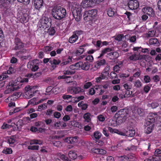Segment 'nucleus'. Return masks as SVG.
Wrapping results in <instances>:
<instances>
[{"instance_id": "obj_7", "label": "nucleus", "mask_w": 161, "mask_h": 161, "mask_svg": "<svg viewBox=\"0 0 161 161\" xmlns=\"http://www.w3.org/2000/svg\"><path fill=\"white\" fill-rule=\"evenodd\" d=\"M14 43L15 45L14 49L16 50H19L24 48L25 44L22 42L20 39L18 38L17 36H15L14 39Z\"/></svg>"}, {"instance_id": "obj_64", "label": "nucleus", "mask_w": 161, "mask_h": 161, "mask_svg": "<svg viewBox=\"0 0 161 161\" xmlns=\"http://www.w3.org/2000/svg\"><path fill=\"white\" fill-rule=\"evenodd\" d=\"M154 154L157 155H161V149H158L155 150Z\"/></svg>"}, {"instance_id": "obj_50", "label": "nucleus", "mask_w": 161, "mask_h": 161, "mask_svg": "<svg viewBox=\"0 0 161 161\" xmlns=\"http://www.w3.org/2000/svg\"><path fill=\"white\" fill-rule=\"evenodd\" d=\"M39 148V146L38 145L34 146H29L28 147V148L30 150H38Z\"/></svg>"}, {"instance_id": "obj_35", "label": "nucleus", "mask_w": 161, "mask_h": 161, "mask_svg": "<svg viewBox=\"0 0 161 161\" xmlns=\"http://www.w3.org/2000/svg\"><path fill=\"white\" fill-rule=\"evenodd\" d=\"M53 49V47L51 46H47L45 47L43 49L44 52L47 53H48L50 51Z\"/></svg>"}, {"instance_id": "obj_5", "label": "nucleus", "mask_w": 161, "mask_h": 161, "mask_svg": "<svg viewBox=\"0 0 161 161\" xmlns=\"http://www.w3.org/2000/svg\"><path fill=\"white\" fill-rule=\"evenodd\" d=\"M97 10L96 9H92L86 11L84 12L83 17L86 22L91 21L93 17L97 14Z\"/></svg>"}, {"instance_id": "obj_23", "label": "nucleus", "mask_w": 161, "mask_h": 161, "mask_svg": "<svg viewBox=\"0 0 161 161\" xmlns=\"http://www.w3.org/2000/svg\"><path fill=\"white\" fill-rule=\"evenodd\" d=\"M151 161H161V155H157L154 154L153 157H150Z\"/></svg>"}, {"instance_id": "obj_47", "label": "nucleus", "mask_w": 161, "mask_h": 161, "mask_svg": "<svg viewBox=\"0 0 161 161\" xmlns=\"http://www.w3.org/2000/svg\"><path fill=\"white\" fill-rule=\"evenodd\" d=\"M156 32V31L154 30L149 31L147 34V37H153L155 35Z\"/></svg>"}, {"instance_id": "obj_56", "label": "nucleus", "mask_w": 161, "mask_h": 161, "mask_svg": "<svg viewBox=\"0 0 161 161\" xmlns=\"http://www.w3.org/2000/svg\"><path fill=\"white\" fill-rule=\"evenodd\" d=\"M144 80L145 82L147 83L150 82L151 80L150 78L148 75H145L144 76Z\"/></svg>"}, {"instance_id": "obj_46", "label": "nucleus", "mask_w": 161, "mask_h": 161, "mask_svg": "<svg viewBox=\"0 0 161 161\" xmlns=\"http://www.w3.org/2000/svg\"><path fill=\"white\" fill-rule=\"evenodd\" d=\"M23 121L22 120H19L17 123L16 125L17 127V130L21 128L22 126V123Z\"/></svg>"}, {"instance_id": "obj_48", "label": "nucleus", "mask_w": 161, "mask_h": 161, "mask_svg": "<svg viewBox=\"0 0 161 161\" xmlns=\"http://www.w3.org/2000/svg\"><path fill=\"white\" fill-rule=\"evenodd\" d=\"M84 51V49L83 48H80L78 50H77L75 53L76 55H79L83 53Z\"/></svg>"}, {"instance_id": "obj_26", "label": "nucleus", "mask_w": 161, "mask_h": 161, "mask_svg": "<svg viewBox=\"0 0 161 161\" xmlns=\"http://www.w3.org/2000/svg\"><path fill=\"white\" fill-rule=\"evenodd\" d=\"M62 89L63 88L61 86H60V87H57L54 88H53V89L52 91V92L53 93L56 94L60 93L61 92Z\"/></svg>"}, {"instance_id": "obj_18", "label": "nucleus", "mask_w": 161, "mask_h": 161, "mask_svg": "<svg viewBox=\"0 0 161 161\" xmlns=\"http://www.w3.org/2000/svg\"><path fill=\"white\" fill-rule=\"evenodd\" d=\"M112 49L111 48L109 47H107L105 48L101 51V53L100 55L98 57V58H100L102 56H103L104 54L110 52L112 51Z\"/></svg>"}, {"instance_id": "obj_29", "label": "nucleus", "mask_w": 161, "mask_h": 161, "mask_svg": "<svg viewBox=\"0 0 161 161\" xmlns=\"http://www.w3.org/2000/svg\"><path fill=\"white\" fill-rule=\"evenodd\" d=\"M91 114L89 113H87L85 114L84 115V119L87 122H89L91 120Z\"/></svg>"}, {"instance_id": "obj_31", "label": "nucleus", "mask_w": 161, "mask_h": 161, "mask_svg": "<svg viewBox=\"0 0 161 161\" xmlns=\"http://www.w3.org/2000/svg\"><path fill=\"white\" fill-rule=\"evenodd\" d=\"M159 105L158 103L155 101L151 103H149L148 104V106L149 107H151L152 108H156Z\"/></svg>"}, {"instance_id": "obj_53", "label": "nucleus", "mask_w": 161, "mask_h": 161, "mask_svg": "<svg viewBox=\"0 0 161 161\" xmlns=\"http://www.w3.org/2000/svg\"><path fill=\"white\" fill-rule=\"evenodd\" d=\"M42 143L40 141H39L38 140H32L30 142L31 144H42Z\"/></svg>"}, {"instance_id": "obj_41", "label": "nucleus", "mask_w": 161, "mask_h": 161, "mask_svg": "<svg viewBox=\"0 0 161 161\" xmlns=\"http://www.w3.org/2000/svg\"><path fill=\"white\" fill-rule=\"evenodd\" d=\"M137 112L140 116H142L145 114L143 109L141 108H138L137 109Z\"/></svg>"}, {"instance_id": "obj_62", "label": "nucleus", "mask_w": 161, "mask_h": 161, "mask_svg": "<svg viewBox=\"0 0 161 161\" xmlns=\"http://www.w3.org/2000/svg\"><path fill=\"white\" fill-rule=\"evenodd\" d=\"M120 68V66H119V65L117 64H116L114 66L113 68V70L115 72H118Z\"/></svg>"}, {"instance_id": "obj_12", "label": "nucleus", "mask_w": 161, "mask_h": 161, "mask_svg": "<svg viewBox=\"0 0 161 161\" xmlns=\"http://www.w3.org/2000/svg\"><path fill=\"white\" fill-rule=\"evenodd\" d=\"M34 5L35 8L37 9H39L43 5V0H33Z\"/></svg>"}, {"instance_id": "obj_54", "label": "nucleus", "mask_w": 161, "mask_h": 161, "mask_svg": "<svg viewBox=\"0 0 161 161\" xmlns=\"http://www.w3.org/2000/svg\"><path fill=\"white\" fill-rule=\"evenodd\" d=\"M61 142L59 141H54L52 142V144L57 147H59L61 145Z\"/></svg>"}, {"instance_id": "obj_37", "label": "nucleus", "mask_w": 161, "mask_h": 161, "mask_svg": "<svg viewBox=\"0 0 161 161\" xmlns=\"http://www.w3.org/2000/svg\"><path fill=\"white\" fill-rule=\"evenodd\" d=\"M7 142L9 144H12L15 142V139L13 136H10L8 138Z\"/></svg>"}, {"instance_id": "obj_33", "label": "nucleus", "mask_w": 161, "mask_h": 161, "mask_svg": "<svg viewBox=\"0 0 161 161\" xmlns=\"http://www.w3.org/2000/svg\"><path fill=\"white\" fill-rule=\"evenodd\" d=\"M47 105L46 103H44L41 104L38 106V111H41L42 110H45L47 107Z\"/></svg>"}, {"instance_id": "obj_36", "label": "nucleus", "mask_w": 161, "mask_h": 161, "mask_svg": "<svg viewBox=\"0 0 161 161\" xmlns=\"http://www.w3.org/2000/svg\"><path fill=\"white\" fill-rule=\"evenodd\" d=\"M75 73V70H67L64 71V74L66 75H72Z\"/></svg>"}, {"instance_id": "obj_60", "label": "nucleus", "mask_w": 161, "mask_h": 161, "mask_svg": "<svg viewBox=\"0 0 161 161\" xmlns=\"http://www.w3.org/2000/svg\"><path fill=\"white\" fill-rule=\"evenodd\" d=\"M53 115L55 118L59 119L61 117V114L58 112H55L53 114Z\"/></svg>"}, {"instance_id": "obj_42", "label": "nucleus", "mask_w": 161, "mask_h": 161, "mask_svg": "<svg viewBox=\"0 0 161 161\" xmlns=\"http://www.w3.org/2000/svg\"><path fill=\"white\" fill-rule=\"evenodd\" d=\"M12 152V150L10 148H8L3 151V153L5 154H10Z\"/></svg>"}, {"instance_id": "obj_8", "label": "nucleus", "mask_w": 161, "mask_h": 161, "mask_svg": "<svg viewBox=\"0 0 161 161\" xmlns=\"http://www.w3.org/2000/svg\"><path fill=\"white\" fill-rule=\"evenodd\" d=\"M142 11L144 14H146L152 17H153L154 16V11L152 7L146 6L142 8Z\"/></svg>"}, {"instance_id": "obj_45", "label": "nucleus", "mask_w": 161, "mask_h": 161, "mask_svg": "<svg viewBox=\"0 0 161 161\" xmlns=\"http://www.w3.org/2000/svg\"><path fill=\"white\" fill-rule=\"evenodd\" d=\"M120 158V160L121 161H129V158L127 156H121L119 157Z\"/></svg>"}, {"instance_id": "obj_43", "label": "nucleus", "mask_w": 161, "mask_h": 161, "mask_svg": "<svg viewBox=\"0 0 161 161\" xmlns=\"http://www.w3.org/2000/svg\"><path fill=\"white\" fill-rule=\"evenodd\" d=\"M137 55L135 54L130 56L129 57V59L130 60L136 61L137 60Z\"/></svg>"}, {"instance_id": "obj_25", "label": "nucleus", "mask_w": 161, "mask_h": 161, "mask_svg": "<svg viewBox=\"0 0 161 161\" xmlns=\"http://www.w3.org/2000/svg\"><path fill=\"white\" fill-rule=\"evenodd\" d=\"M69 156L70 158L75 159L77 157V154L75 152L71 151L69 152Z\"/></svg>"}, {"instance_id": "obj_22", "label": "nucleus", "mask_w": 161, "mask_h": 161, "mask_svg": "<svg viewBox=\"0 0 161 161\" xmlns=\"http://www.w3.org/2000/svg\"><path fill=\"white\" fill-rule=\"evenodd\" d=\"M114 10H115V9L112 8H109L107 11V14L110 17L113 16L114 15L116 14V12Z\"/></svg>"}, {"instance_id": "obj_2", "label": "nucleus", "mask_w": 161, "mask_h": 161, "mask_svg": "<svg viewBox=\"0 0 161 161\" xmlns=\"http://www.w3.org/2000/svg\"><path fill=\"white\" fill-rule=\"evenodd\" d=\"M51 13L54 18L58 20H61L65 18L67 14L65 9L59 6L53 8Z\"/></svg>"}, {"instance_id": "obj_49", "label": "nucleus", "mask_w": 161, "mask_h": 161, "mask_svg": "<svg viewBox=\"0 0 161 161\" xmlns=\"http://www.w3.org/2000/svg\"><path fill=\"white\" fill-rule=\"evenodd\" d=\"M110 77L112 79H115L117 78V75L115 72H112L110 73Z\"/></svg>"}, {"instance_id": "obj_17", "label": "nucleus", "mask_w": 161, "mask_h": 161, "mask_svg": "<svg viewBox=\"0 0 161 161\" xmlns=\"http://www.w3.org/2000/svg\"><path fill=\"white\" fill-rule=\"evenodd\" d=\"M136 131L135 130L131 129L128 130L125 132V136H127L133 137L135 135Z\"/></svg>"}, {"instance_id": "obj_24", "label": "nucleus", "mask_w": 161, "mask_h": 161, "mask_svg": "<svg viewBox=\"0 0 161 161\" xmlns=\"http://www.w3.org/2000/svg\"><path fill=\"white\" fill-rule=\"evenodd\" d=\"M81 63H75V64H72L70 66L69 68L70 70H75V69H79V66L81 64Z\"/></svg>"}, {"instance_id": "obj_4", "label": "nucleus", "mask_w": 161, "mask_h": 161, "mask_svg": "<svg viewBox=\"0 0 161 161\" xmlns=\"http://www.w3.org/2000/svg\"><path fill=\"white\" fill-rule=\"evenodd\" d=\"M51 19L46 17H43L39 21V25L41 29H46L52 25Z\"/></svg>"}, {"instance_id": "obj_9", "label": "nucleus", "mask_w": 161, "mask_h": 161, "mask_svg": "<svg viewBox=\"0 0 161 161\" xmlns=\"http://www.w3.org/2000/svg\"><path fill=\"white\" fill-rule=\"evenodd\" d=\"M128 5L130 9L135 10L138 8L139 4L138 1L137 0H130L129 1Z\"/></svg>"}, {"instance_id": "obj_59", "label": "nucleus", "mask_w": 161, "mask_h": 161, "mask_svg": "<svg viewBox=\"0 0 161 161\" xmlns=\"http://www.w3.org/2000/svg\"><path fill=\"white\" fill-rule=\"evenodd\" d=\"M30 0H17V1L21 3H24L25 4H28L30 2Z\"/></svg>"}, {"instance_id": "obj_38", "label": "nucleus", "mask_w": 161, "mask_h": 161, "mask_svg": "<svg viewBox=\"0 0 161 161\" xmlns=\"http://www.w3.org/2000/svg\"><path fill=\"white\" fill-rule=\"evenodd\" d=\"M106 78H107V77L102 73L101 75H100L99 77L96 78V81L97 82H100L101 80L104 79Z\"/></svg>"}, {"instance_id": "obj_57", "label": "nucleus", "mask_w": 161, "mask_h": 161, "mask_svg": "<svg viewBox=\"0 0 161 161\" xmlns=\"http://www.w3.org/2000/svg\"><path fill=\"white\" fill-rule=\"evenodd\" d=\"M103 133L107 137L109 136L108 131V130L106 127L103 128Z\"/></svg>"}, {"instance_id": "obj_13", "label": "nucleus", "mask_w": 161, "mask_h": 161, "mask_svg": "<svg viewBox=\"0 0 161 161\" xmlns=\"http://www.w3.org/2000/svg\"><path fill=\"white\" fill-rule=\"evenodd\" d=\"M65 141L68 143H77L78 142L77 137V136H75L74 137H67L65 139Z\"/></svg>"}, {"instance_id": "obj_34", "label": "nucleus", "mask_w": 161, "mask_h": 161, "mask_svg": "<svg viewBox=\"0 0 161 161\" xmlns=\"http://www.w3.org/2000/svg\"><path fill=\"white\" fill-rule=\"evenodd\" d=\"M101 66L99 64V63L97 61L95 63L94 67L91 69V70L93 71L97 69H99Z\"/></svg>"}, {"instance_id": "obj_30", "label": "nucleus", "mask_w": 161, "mask_h": 161, "mask_svg": "<svg viewBox=\"0 0 161 161\" xmlns=\"http://www.w3.org/2000/svg\"><path fill=\"white\" fill-rule=\"evenodd\" d=\"M93 136L96 140H98L101 136V133L99 131H95L94 133Z\"/></svg>"}, {"instance_id": "obj_6", "label": "nucleus", "mask_w": 161, "mask_h": 161, "mask_svg": "<svg viewBox=\"0 0 161 161\" xmlns=\"http://www.w3.org/2000/svg\"><path fill=\"white\" fill-rule=\"evenodd\" d=\"M81 11L82 8L80 6L73 7L72 10V14L75 20L77 22L80 21L81 18Z\"/></svg>"}, {"instance_id": "obj_39", "label": "nucleus", "mask_w": 161, "mask_h": 161, "mask_svg": "<svg viewBox=\"0 0 161 161\" xmlns=\"http://www.w3.org/2000/svg\"><path fill=\"white\" fill-rule=\"evenodd\" d=\"M61 62V61L59 60H56L55 59H54L53 60H50V63L51 64V65H58Z\"/></svg>"}, {"instance_id": "obj_58", "label": "nucleus", "mask_w": 161, "mask_h": 161, "mask_svg": "<svg viewBox=\"0 0 161 161\" xmlns=\"http://www.w3.org/2000/svg\"><path fill=\"white\" fill-rule=\"evenodd\" d=\"M86 60L90 62H92L93 60V58L92 55H89L87 56L86 58Z\"/></svg>"}, {"instance_id": "obj_51", "label": "nucleus", "mask_w": 161, "mask_h": 161, "mask_svg": "<svg viewBox=\"0 0 161 161\" xmlns=\"http://www.w3.org/2000/svg\"><path fill=\"white\" fill-rule=\"evenodd\" d=\"M109 85V82L108 81L105 82L104 84L100 86L101 87H103L104 89H107L108 88Z\"/></svg>"}, {"instance_id": "obj_1", "label": "nucleus", "mask_w": 161, "mask_h": 161, "mask_svg": "<svg viewBox=\"0 0 161 161\" xmlns=\"http://www.w3.org/2000/svg\"><path fill=\"white\" fill-rule=\"evenodd\" d=\"M28 82V79L27 78H22L19 77L17 78L14 81L9 82L6 87V89L4 92L5 94H8L12 92L17 90L20 88L22 84L21 83Z\"/></svg>"}, {"instance_id": "obj_61", "label": "nucleus", "mask_w": 161, "mask_h": 161, "mask_svg": "<svg viewBox=\"0 0 161 161\" xmlns=\"http://www.w3.org/2000/svg\"><path fill=\"white\" fill-rule=\"evenodd\" d=\"M123 38V35H119L116 36L115 38V39L116 40L119 41H120L122 40V38Z\"/></svg>"}, {"instance_id": "obj_19", "label": "nucleus", "mask_w": 161, "mask_h": 161, "mask_svg": "<svg viewBox=\"0 0 161 161\" xmlns=\"http://www.w3.org/2000/svg\"><path fill=\"white\" fill-rule=\"evenodd\" d=\"M78 36L73 34V35L69 38V43H73L75 42L78 39Z\"/></svg>"}, {"instance_id": "obj_14", "label": "nucleus", "mask_w": 161, "mask_h": 161, "mask_svg": "<svg viewBox=\"0 0 161 161\" xmlns=\"http://www.w3.org/2000/svg\"><path fill=\"white\" fill-rule=\"evenodd\" d=\"M81 63V65L79 66V68L85 70H88L90 67V64L88 62H85L84 63L82 62H79L78 63Z\"/></svg>"}, {"instance_id": "obj_16", "label": "nucleus", "mask_w": 161, "mask_h": 161, "mask_svg": "<svg viewBox=\"0 0 161 161\" xmlns=\"http://www.w3.org/2000/svg\"><path fill=\"white\" fill-rule=\"evenodd\" d=\"M108 44V43L107 41L102 42L101 41L98 40L94 44V45L97 47L100 48L103 46H106Z\"/></svg>"}, {"instance_id": "obj_63", "label": "nucleus", "mask_w": 161, "mask_h": 161, "mask_svg": "<svg viewBox=\"0 0 161 161\" xmlns=\"http://www.w3.org/2000/svg\"><path fill=\"white\" fill-rule=\"evenodd\" d=\"M150 87L148 85L145 86L144 87V91L146 93H147L149 91Z\"/></svg>"}, {"instance_id": "obj_15", "label": "nucleus", "mask_w": 161, "mask_h": 161, "mask_svg": "<svg viewBox=\"0 0 161 161\" xmlns=\"http://www.w3.org/2000/svg\"><path fill=\"white\" fill-rule=\"evenodd\" d=\"M149 43L150 45H153L155 46H158L159 45V43L157 39L156 38H151L149 39Z\"/></svg>"}, {"instance_id": "obj_55", "label": "nucleus", "mask_w": 161, "mask_h": 161, "mask_svg": "<svg viewBox=\"0 0 161 161\" xmlns=\"http://www.w3.org/2000/svg\"><path fill=\"white\" fill-rule=\"evenodd\" d=\"M60 158L64 161H71L70 160L64 155H62L60 156Z\"/></svg>"}, {"instance_id": "obj_20", "label": "nucleus", "mask_w": 161, "mask_h": 161, "mask_svg": "<svg viewBox=\"0 0 161 161\" xmlns=\"http://www.w3.org/2000/svg\"><path fill=\"white\" fill-rule=\"evenodd\" d=\"M154 125V124H151L147 125L145 128V132L147 134H149L150 133L152 130L153 127Z\"/></svg>"}, {"instance_id": "obj_10", "label": "nucleus", "mask_w": 161, "mask_h": 161, "mask_svg": "<svg viewBox=\"0 0 161 161\" xmlns=\"http://www.w3.org/2000/svg\"><path fill=\"white\" fill-rule=\"evenodd\" d=\"M84 91L83 89H81L79 87H71L69 89H68V92H73L74 94L79 93L83 92Z\"/></svg>"}, {"instance_id": "obj_32", "label": "nucleus", "mask_w": 161, "mask_h": 161, "mask_svg": "<svg viewBox=\"0 0 161 161\" xmlns=\"http://www.w3.org/2000/svg\"><path fill=\"white\" fill-rule=\"evenodd\" d=\"M56 31L55 30L54 28L52 27L48 29L47 32L50 35H53L55 33Z\"/></svg>"}, {"instance_id": "obj_40", "label": "nucleus", "mask_w": 161, "mask_h": 161, "mask_svg": "<svg viewBox=\"0 0 161 161\" xmlns=\"http://www.w3.org/2000/svg\"><path fill=\"white\" fill-rule=\"evenodd\" d=\"M142 86V84L139 80H137L134 82V86L137 88H140Z\"/></svg>"}, {"instance_id": "obj_21", "label": "nucleus", "mask_w": 161, "mask_h": 161, "mask_svg": "<svg viewBox=\"0 0 161 161\" xmlns=\"http://www.w3.org/2000/svg\"><path fill=\"white\" fill-rule=\"evenodd\" d=\"M91 2L89 0H84L81 3V5L83 8H86L90 6Z\"/></svg>"}, {"instance_id": "obj_3", "label": "nucleus", "mask_w": 161, "mask_h": 161, "mask_svg": "<svg viewBox=\"0 0 161 161\" xmlns=\"http://www.w3.org/2000/svg\"><path fill=\"white\" fill-rule=\"evenodd\" d=\"M128 111L125 108L121 109L115 114L118 116L117 122L119 124L124 122L128 117Z\"/></svg>"}, {"instance_id": "obj_27", "label": "nucleus", "mask_w": 161, "mask_h": 161, "mask_svg": "<svg viewBox=\"0 0 161 161\" xmlns=\"http://www.w3.org/2000/svg\"><path fill=\"white\" fill-rule=\"evenodd\" d=\"M61 125V123L60 121H58L54 123L53 125H51L55 129H59L60 128V125Z\"/></svg>"}, {"instance_id": "obj_52", "label": "nucleus", "mask_w": 161, "mask_h": 161, "mask_svg": "<svg viewBox=\"0 0 161 161\" xmlns=\"http://www.w3.org/2000/svg\"><path fill=\"white\" fill-rule=\"evenodd\" d=\"M72 58L70 57H69L68 60L67 61L63 62L61 64V66H63L64 65H66L67 64H69L70 62H71L72 61Z\"/></svg>"}, {"instance_id": "obj_28", "label": "nucleus", "mask_w": 161, "mask_h": 161, "mask_svg": "<svg viewBox=\"0 0 161 161\" xmlns=\"http://www.w3.org/2000/svg\"><path fill=\"white\" fill-rule=\"evenodd\" d=\"M155 118H147L146 122V125L148 126L150 125L154 124L153 123L155 122Z\"/></svg>"}, {"instance_id": "obj_44", "label": "nucleus", "mask_w": 161, "mask_h": 161, "mask_svg": "<svg viewBox=\"0 0 161 161\" xmlns=\"http://www.w3.org/2000/svg\"><path fill=\"white\" fill-rule=\"evenodd\" d=\"M12 127V125H9L5 123H4L1 126V128L3 129H6Z\"/></svg>"}, {"instance_id": "obj_11", "label": "nucleus", "mask_w": 161, "mask_h": 161, "mask_svg": "<svg viewBox=\"0 0 161 161\" xmlns=\"http://www.w3.org/2000/svg\"><path fill=\"white\" fill-rule=\"evenodd\" d=\"M119 56V54L116 52H112L108 53L107 57L110 59H113L117 58Z\"/></svg>"}]
</instances>
